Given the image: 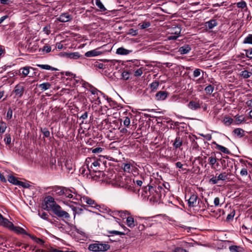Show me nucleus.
Masks as SVG:
<instances>
[{
    "label": "nucleus",
    "instance_id": "obj_6",
    "mask_svg": "<svg viewBox=\"0 0 252 252\" xmlns=\"http://www.w3.org/2000/svg\"><path fill=\"white\" fill-rule=\"evenodd\" d=\"M134 184H135L134 180H132L129 177H126L125 178V181H123L122 186L128 189H132L133 187Z\"/></svg>",
    "mask_w": 252,
    "mask_h": 252
},
{
    "label": "nucleus",
    "instance_id": "obj_47",
    "mask_svg": "<svg viewBox=\"0 0 252 252\" xmlns=\"http://www.w3.org/2000/svg\"><path fill=\"white\" fill-rule=\"evenodd\" d=\"M244 121V118L241 116H238L236 118V120L234 122L235 125H239L241 124Z\"/></svg>",
    "mask_w": 252,
    "mask_h": 252
},
{
    "label": "nucleus",
    "instance_id": "obj_32",
    "mask_svg": "<svg viewBox=\"0 0 252 252\" xmlns=\"http://www.w3.org/2000/svg\"><path fill=\"white\" fill-rule=\"evenodd\" d=\"M0 221L5 226L9 227L10 229L12 226H13V224L10 222L7 219L4 218L2 217Z\"/></svg>",
    "mask_w": 252,
    "mask_h": 252
},
{
    "label": "nucleus",
    "instance_id": "obj_39",
    "mask_svg": "<svg viewBox=\"0 0 252 252\" xmlns=\"http://www.w3.org/2000/svg\"><path fill=\"white\" fill-rule=\"evenodd\" d=\"M11 138L10 134L6 133L4 135V141L6 145H9L11 143Z\"/></svg>",
    "mask_w": 252,
    "mask_h": 252
},
{
    "label": "nucleus",
    "instance_id": "obj_12",
    "mask_svg": "<svg viewBox=\"0 0 252 252\" xmlns=\"http://www.w3.org/2000/svg\"><path fill=\"white\" fill-rule=\"evenodd\" d=\"M168 95L167 92L165 91H159L156 95V99L157 100H163L166 99Z\"/></svg>",
    "mask_w": 252,
    "mask_h": 252
},
{
    "label": "nucleus",
    "instance_id": "obj_44",
    "mask_svg": "<svg viewBox=\"0 0 252 252\" xmlns=\"http://www.w3.org/2000/svg\"><path fill=\"white\" fill-rule=\"evenodd\" d=\"M244 51L245 52L246 56L247 58L252 59V48L248 49H245Z\"/></svg>",
    "mask_w": 252,
    "mask_h": 252
},
{
    "label": "nucleus",
    "instance_id": "obj_13",
    "mask_svg": "<svg viewBox=\"0 0 252 252\" xmlns=\"http://www.w3.org/2000/svg\"><path fill=\"white\" fill-rule=\"evenodd\" d=\"M188 106L190 109L192 110H195L200 108V105L199 103V101H195L193 100L190 101L189 103Z\"/></svg>",
    "mask_w": 252,
    "mask_h": 252
},
{
    "label": "nucleus",
    "instance_id": "obj_63",
    "mask_svg": "<svg viewBox=\"0 0 252 252\" xmlns=\"http://www.w3.org/2000/svg\"><path fill=\"white\" fill-rule=\"evenodd\" d=\"M220 198L218 197H217L216 198H215L214 199V205L216 207H217V206H219L220 205Z\"/></svg>",
    "mask_w": 252,
    "mask_h": 252
},
{
    "label": "nucleus",
    "instance_id": "obj_64",
    "mask_svg": "<svg viewBox=\"0 0 252 252\" xmlns=\"http://www.w3.org/2000/svg\"><path fill=\"white\" fill-rule=\"evenodd\" d=\"M95 66L100 69H102L104 68V65L102 63L96 62L95 64Z\"/></svg>",
    "mask_w": 252,
    "mask_h": 252
},
{
    "label": "nucleus",
    "instance_id": "obj_3",
    "mask_svg": "<svg viewBox=\"0 0 252 252\" xmlns=\"http://www.w3.org/2000/svg\"><path fill=\"white\" fill-rule=\"evenodd\" d=\"M24 84V82H20L15 85L11 93V94L14 95V98H20L23 96L25 92Z\"/></svg>",
    "mask_w": 252,
    "mask_h": 252
},
{
    "label": "nucleus",
    "instance_id": "obj_11",
    "mask_svg": "<svg viewBox=\"0 0 252 252\" xmlns=\"http://www.w3.org/2000/svg\"><path fill=\"white\" fill-rule=\"evenodd\" d=\"M80 200L82 203H85L91 206L92 207H95V206H93V205L95 204L94 200L92 199L91 198H89L88 196H83L81 197L80 198Z\"/></svg>",
    "mask_w": 252,
    "mask_h": 252
},
{
    "label": "nucleus",
    "instance_id": "obj_21",
    "mask_svg": "<svg viewBox=\"0 0 252 252\" xmlns=\"http://www.w3.org/2000/svg\"><path fill=\"white\" fill-rule=\"evenodd\" d=\"M131 51L127 50L123 47H120L116 50V54L121 55H126L129 54Z\"/></svg>",
    "mask_w": 252,
    "mask_h": 252
},
{
    "label": "nucleus",
    "instance_id": "obj_1",
    "mask_svg": "<svg viewBox=\"0 0 252 252\" xmlns=\"http://www.w3.org/2000/svg\"><path fill=\"white\" fill-rule=\"evenodd\" d=\"M45 207L44 208L47 211L52 210L53 213L58 217L64 218L68 220L70 218L69 214L63 210L61 207L55 201L51 196H48L45 199Z\"/></svg>",
    "mask_w": 252,
    "mask_h": 252
},
{
    "label": "nucleus",
    "instance_id": "obj_57",
    "mask_svg": "<svg viewBox=\"0 0 252 252\" xmlns=\"http://www.w3.org/2000/svg\"><path fill=\"white\" fill-rule=\"evenodd\" d=\"M43 51H45L46 53H49L51 51V48L49 45H45L42 50Z\"/></svg>",
    "mask_w": 252,
    "mask_h": 252
},
{
    "label": "nucleus",
    "instance_id": "obj_43",
    "mask_svg": "<svg viewBox=\"0 0 252 252\" xmlns=\"http://www.w3.org/2000/svg\"><path fill=\"white\" fill-rule=\"evenodd\" d=\"M159 86V82L158 81H154L150 84V87L152 91H155L157 90Z\"/></svg>",
    "mask_w": 252,
    "mask_h": 252
},
{
    "label": "nucleus",
    "instance_id": "obj_61",
    "mask_svg": "<svg viewBox=\"0 0 252 252\" xmlns=\"http://www.w3.org/2000/svg\"><path fill=\"white\" fill-rule=\"evenodd\" d=\"M240 174L242 176H247L248 175L247 169L245 168H243L240 171Z\"/></svg>",
    "mask_w": 252,
    "mask_h": 252
},
{
    "label": "nucleus",
    "instance_id": "obj_53",
    "mask_svg": "<svg viewBox=\"0 0 252 252\" xmlns=\"http://www.w3.org/2000/svg\"><path fill=\"white\" fill-rule=\"evenodd\" d=\"M103 149L101 147H97L92 150V153L94 154L100 153L102 152Z\"/></svg>",
    "mask_w": 252,
    "mask_h": 252
},
{
    "label": "nucleus",
    "instance_id": "obj_14",
    "mask_svg": "<svg viewBox=\"0 0 252 252\" xmlns=\"http://www.w3.org/2000/svg\"><path fill=\"white\" fill-rule=\"evenodd\" d=\"M191 50V48L189 45H185L179 48L178 52L181 54H186Z\"/></svg>",
    "mask_w": 252,
    "mask_h": 252
},
{
    "label": "nucleus",
    "instance_id": "obj_34",
    "mask_svg": "<svg viewBox=\"0 0 252 252\" xmlns=\"http://www.w3.org/2000/svg\"><path fill=\"white\" fill-rule=\"evenodd\" d=\"M252 73L248 70H245L241 72L240 75L244 79H248L251 77Z\"/></svg>",
    "mask_w": 252,
    "mask_h": 252
},
{
    "label": "nucleus",
    "instance_id": "obj_15",
    "mask_svg": "<svg viewBox=\"0 0 252 252\" xmlns=\"http://www.w3.org/2000/svg\"><path fill=\"white\" fill-rule=\"evenodd\" d=\"M208 162L211 167L214 168V166L217 162V158L215 153H212L211 155L209 156Z\"/></svg>",
    "mask_w": 252,
    "mask_h": 252
},
{
    "label": "nucleus",
    "instance_id": "obj_35",
    "mask_svg": "<svg viewBox=\"0 0 252 252\" xmlns=\"http://www.w3.org/2000/svg\"><path fill=\"white\" fill-rule=\"evenodd\" d=\"M98 243H93L89 245L88 249L94 252H97L98 249Z\"/></svg>",
    "mask_w": 252,
    "mask_h": 252
},
{
    "label": "nucleus",
    "instance_id": "obj_2",
    "mask_svg": "<svg viewBox=\"0 0 252 252\" xmlns=\"http://www.w3.org/2000/svg\"><path fill=\"white\" fill-rule=\"evenodd\" d=\"M103 158V157H100V158L96 160L94 158H87L86 159V162L87 163V167L91 172V171H93L94 172H95L96 174L95 176H98L100 178L101 176L103 177V175H105V174L103 172H101L99 170V167L100 165V163H102L101 161L100 158Z\"/></svg>",
    "mask_w": 252,
    "mask_h": 252
},
{
    "label": "nucleus",
    "instance_id": "obj_52",
    "mask_svg": "<svg viewBox=\"0 0 252 252\" xmlns=\"http://www.w3.org/2000/svg\"><path fill=\"white\" fill-rule=\"evenodd\" d=\"M12 114H13V111H12V110L9 108L8 109V111L7 112V114H6V118L8 120H10L12 118Z\"/></svg>",
    "mask_w": 252,
    "mask_h": 252
},
{
    "label": "nucleus",
    "instance_id": "obj_9",
    "mask_svg": "<svg viewBox=\"0 0 252 252\" xmlns=\"http://www.w3.org/2000/svg\"><path fill=\"white\" fill-rule=\"evenodd\" d=\"M64 187L55 186L52 188L51 190L53 195H57L59 196L63 195Z\"/></svg>",
    "mask_w": 252,
    "mask_h": 252
},
{
    "label": "nucleus",
    "instance_id": "obj_37",
    "mask_svg": "<svg viewBox=\"0 0 252 252\" xmlns=\"http://www.w3.org/2000/svg\"><path fill=\"white\" fill-rule=\"evenodd\" d=\"M233 122V119L230 117H225L224 118L223 123L225 126H228L230 125L231 124H232Z\"/></svg>",
    "mask_w": 252,
    "mask_h": 252
},
{
    "label": "nucleus",
    "instance_id": "obj_59",
    "mask_svg": "<svg viewBox=\"0 0 252 252\" xmlns=\"http://www.w3.org/2000/svg\"><path fill=\"white\" fill-rule=\"evenodd\" d=\"M19 186H22L25 188H29L30 186V184L27 183L20 181Z\"/></svg>",
    "mask_w": 252,
    "mask_h": 252
},
{
    "label": "nucleus",
    "instance_id": "obj_7",
    "mask_svg": "<svg viewBox=\"0 0 252 252\" xmlns=\"http://www.w3.org/2000/svg\"><path fill=\"white\" fill-rule=\"evenodd\" d=\"M198 196L197 194L193 193L190 194L188 200V205L190 207H193L196 206Z\"/></svg>",
    "mask_w": 252,
    "mask_h": 252
},
{
    "label": "nucleus",
    "instance_id": "obj_40",
    "mask_svg": "<svg viewBox=\"0 0 252 252\" xmlns=\"http://www.w3.org/2000/svg\"><path fill=\"white\" fill-rule=\"evenodd\" d=\"M124 125L126 127H128L130 125V118L129 116L124 117L123 118Z\"/></svg>",
    "mask_w": 252,
    "mask_h": 252
},
{
    "label": "nucleus",
    "instance_id": "obj_25",
    "mask_svg": "<svg viewBox=\"0 0 252 252\" xmlns=\"http://www.w3.org/2000/svg\"><path fill=\"white\" fill-rule=\"evenodd\" d=\"M229 249L231 252H244V251L243 248L235 245L230 246Z\"/></svg>",
    "mask_w": 252,
    "mask_h": 252
},
{
    "label": "nucleus",
    "instance_id": "obj_49",
    "mask_svg": "<svg viewBox=\"0 0 252 252\" xmlns=\"http://www.w3.org/2000/svg\"><path fill=\"white\" fill-rule=\"evenodd\" d=\"M38 215L41 218L45 220H47L48 219V215L47 214V213H45V212H42V213H40V212H38Z\"/></svg>",
    "mask_w": 252,
    "mask_h": 252
},
{
    "label": "nucleus",
    "instance_id": "obj_4",
    "mask_svg": "<svg viewBox=\"0 0 252 252\" xmlns=\"http://www.w3.org/2000/svg\"><path fill=\"white\" fill-rule=\"evenodd\" d=\"M228 179V174L224 172L220 174L218 177L213 176L210 179L209 182L213 184H217L220 180L224 181Z\"/></svg>",
    "mask_w": 252,
    "mask_h": 252
},
{
    "label": "nucleus",
    "instance_id": "obj_51",
    "mask_svg": "<svg viewBox=\"0 0 252 252\" xmlns=\"http://www.w3.org/2000/svg\"><path fill=\"white\" fill-rule=\"evenodd\" d=\"M143 73V68L140 67V68L137 69L134 72V75L135 76H141Z\"/></svg>",
    "mask_w": 252,
    "mask_h": 252
},
{
    "label": "nucleus",
    "instance_id": "obj_29",
    "mask_svg": "<svg viewBox=\"0 0 252 252\" xmlns=\"http://www.w3.org/2000/svg\"><path fill=\"white\" fill-rule=\"evenodd\" d=\"M181 32V29L180 27H179V26H175L174 27H173L171 29V33L172 34H175V35L180 36Z\"/></svg>",
    "mask_w": 252,
    "mask_h": 252
},
{
    "label": "nucleus",
    "instance_id": "obj_58",
    "mask_svg": "<svg viewBox=\"0 0 252 252\" xmlns=\"http://www.w3.org/2000/svg\"><path fill=\"white\" fill-rule=\"evenodd\" d=\"M128 33L133 36H135L138 34V31L136 30H134L133 29H131L129 30Z\"/></svg>",
    "mask_w": 252,
    "mask_h": 252
},
{
    "label": "nucleus",
    "instance_id": "obj_26",
    "mask_svg": "<svg viewBox=\"0 0 252 252\" xmlns=\"http://www.w3.org/2000/svg\"><path fill=\"white\" fill-rule=\"evenodd\" d=\"M233 132L237 137H242L244 136L245 131L242 128H235Z\"/></svg>",
    "mask_w": 252,
    "mask_h": 252
},
{
    "label": "nucleus",
    "instance_id": "obj_56",
    "mask_svg": "<svg viewBox=\"0 0 252 252\" xmlns=\"http://www.w3.org/2000/svg\"><path fill=\"white\" fill-rule=\"evenodd\" d=\"M42 133L43 134L44 136L46 137H49L50 136V132L49 131L46 129V128H44L42 130Z\"/></svg>",
    "mask_w": 252,
    "mask_h": 252
},
{
    "label": "nucleus",
    "instance_id": "obj_24",
    "mask_svg": "<svg viewBox=\"0 0 252 252\" xmlns=\"http://www.w3.org/2000/svg\"><path fill=\"white\" fill-rule=\"evenodd\" d=\"M66 56L70 59L76 60L80 58V55L79 52H73L66 54Z\"/></svg>",
    "mask_w": 252,
    "mask_h": 252
},
{
    "label": "nucleus",
    "instance_id": "obj_36",
    "mask_svg": "<svg viewBox=\"0 0 252 252\" xmlns=\"http://www.w3.org/2000/svg\"><path fill=\"white\" fill-rule=\"evenodd\" d=\"M7 128V126L5 122L3 121L0 122V133L2 134L5 132Z\"/></svg>",
    "mask_w": 252,
    "mask_h": 252
},
{
    "label": "nucleus",
    "instance_id": "obj_16",
    "mask_svg": "<svg viewBox=\"0 0 252 252\" xmlns=\"http://www.w3.org/2000/svg\"><path fill=\"white\" fill-rule=\"evenodd\" d=\"M205 24L206 27H207L209 30H211L218 25V22L215 19H211L206 22Z\"/></svg>",
    "mask_w": 252,
    "mask_h": 252
},
{
    "label": "nucleus",
    "instance_id": "obj_27",
    "mask_svg": "<svg viewBox=\"0 0 252 252\" xmlns=\"http://www.w3.org/2000/svg\"><path fill=\"white\" fill-rule=\"evenodd\" d=\"M126 224L130 228H133L135 225L134 218L131 216L126 218Z\"/></svg>",
    "mask_w": 252,
    "mask_h": 252
},
{
    "label": "nucleus",
    "instance_id": "obj_22",
    "mask_svg": "<svg viewBox=\"0 0 252 252\" xmlns=\"http://www.w3.org/2000/svg\"><path fill=\"white\" fill-rule=\"evenodd\" d=\"M183 141L179 136H177L173 144V147L176 148H179L182 145Z\"/></svg>",
    "mask_w": 252,
    "mask_h": 252
},
{
    "label": "nucleus",
    "instance_id": "obj_45",
    "mask_svg": "<svg viewBox=\"0 0 252 252\" xmlns=\"http://www.w3.org/2000/svg\"><path fill=\"white\" fill-rule=\"evenodd\" d=\"M141 29H145L151 26V23L149 22H144L139 24Z\"/></svg>",
    "mask_w": 252,
    "mask_h": 252
},
{
    "label": "nucleus",
    "instance_id": "obj_50",
    "mask_svg": "<svg viewBox=\"0 0 252 252\" xmlns=\"http://www.w3.org/2000/svg\"><path fill=\"white\" fill-rule=\"evenodd\" d=\"M110 234H115V235H124L126 234V232H121L116 230H113L109 231Z\"/></svg>",
    "mask_w": 252,
    "mask_h": 252
},
{
    "label": "nucleus",
    "instance_id": "obj_17",
    "mask_svg": "<svg viewBox=\"0 0 252 252\" xmlns=\"http://www.w3.org/2000/svg\"><path fill=\"white\" fill-rule=\"evenodd\" d=\"M63 192V195H64L66 197L74 199L73 195L72 194V193H74L73 190L64 187Z\"/></svg>",
    "mask_w": 252,
    "mask_h": 252
},
{
    "label": "nucleus",
    "instance_id": "obj_28",
    "mask_svg": "<svg viewBox=\"0 0 252 252\" xmlns=\"http://www.w3.org/2000/svg\"><path fill=\"white\" fill-rule=\"evenodd\" d=\"M8 181L10 183H12L13 185H18V186H19V183L20 182L18 180L17 178H16L15 177H14L12 175L8 176Z\"/></svg>",
    "mask_w": 252,
    "mask_h": 252
},
{
    "label": "nucleus",
    "instance_id": "obj_18",
    "mask_svg": "<svg viewBox=\"0 0 252 252\" xmlns=\"http://www.w3.org/2000/svg\"><path fill=\"white\" fill-rule=\"evenodd\" d=\"M213 144L216 145V148L218 150H219L220 152H221L222 153L226 154H230V152L229 151V150L227 148L224 147V146H222L221 145H220L217 144L216 142H214Z\"/></svg>",
    "mask_w": 252,
    "mask_h": 252
},
{
    "label": "nucleus",
    "instance_id": "obj_10",
    "mask_svg": "<svg viewBox=\"0 0 252 252\" xmlns=\"http://www.w3.org/2000/svg\"><path fill=\"white\" fill-rule=\"evenodd\" d=\"M102 53V52L99 51L98 49H95L93 50L89 51L85 53V56L87 57H95L101 55Z\"/></svg>",
    "mask_w": 252,
    "mask_h": 252
},
{
    "label": "nucleus",
    "instance_id": "obj_62",
    "mask_svg": "<svg viewBox=\"0 0 252 252\" xmlns=\"http://www.w3.org/2000/svg\"><path fill=\"white\" fill-rule=\"evenodd\" d=\"M174 252H188L185 249H184L182 248L177 247L174 249Z\"/></svg>",
    "mask_w": 252,
    "mask_h": 252
},
{
    "label": "nucleus",
    "instance_id": "obj_5",
    "mask_svg": "<svg viewBox=\"0 0 252 252\" xmlns=\"http://www.w3.org/2000/svg\"><path fill=\"white\" fill-rule=\"evenodd\" d=\"M30 69H34L33 67L28 66L21 67L18 70V72L17 73V74L19 75L21 78H24L29 74Z\"/></svg>",
    "mask_w": 252,
    "mask_h": 252
},
{
    "label": "nucleus",
    "instance_id": "obj_8",
    "mask_svg": "<svg viewBox=\"0 0 252 252\" xmlns=\"http://www.w3.org/2000/svg\"><path fill=\"white\" fill-rule=\"evenodd\" d=\"M72 19V16L68 13H62L57 18L58 20L61 22H67L70 21Z\"/></svg>",
    "mask_w": 252,
    "mask_h": 252
},
{
    "label": "nucleus",
    "instance_id": "obj_48",
    "mask_svg": "<svg viewBox=\"0 0 252 252\" xmlns=\"http://www.w3.org/2000/svg\"><path fill=\"white\" fill-rule=\"evenodd\" d=\"M129 73L127 71H123L122 73V77L124 80H127L129 76Z\"/></svg>",
    "mask_w": 252,
    "mask_h": 252
},
{
    "label": "nucleus",
    "instance_id": "obj_46",
    "mask_svg": "<svg viewBox=\"0 0 252 252\" xmlns=\"http://www.w3.org/2000/svg\"><path fill=\"white\" fill-rule=\"evenodd\" d=\"M123 169L125 172L129 173L131 171V164L129 163H124Z\"/></svg>",
    "mask_w": 252,
    "mask_h": 252
},
{
    "label": "nucleus",
    "instance_id": "obj_30",
    "mask_svg": "<svg viewBox=\"0 0 252 252\" xmlns=\"http://www.w3.org/2000/svg\"><path fill=\"white\" fill-rule=\"evenodd\" d=\"M95 4L99 10L101 12H105L106 11V8L105 7L100 0H95Z\"/></svg>",
    "mask_w": 252,
    "mask_h": 252
},
{
    "label": "nucleus",
    "instance_id": "obj_33",
    "mask_svg": "<svg viewBox=\"0 0 252 252\" xmlns=\"http://www.w3.org/2000/svg\"><path fill=\"white\" fill-rule=\"evenodd\" d=\"M237 6L238 8L241 9H245V11L247 12L248 11V8L247 3L245 1H241L236 3Z\"/></svg>",
    "mask_w": 252,
    "mask_h": 252
},
{
    "label": "nucleus",
    "instance_id": "obj_42",
    "mask_svg": "<svg viewBox=\"0 0 252 252\" xmlns=\"http://www.w3.org/2000/svg\"><path fill=\"white\" fill-rule=\"evenodd\" d=\"M214 88L211 85H209L207 86L205 88V91L206 92V93L207 94H211L213 93V92L214 91Z\"/></svg>",
    "mask_w": 252,
    "mask_h": 252
},
{
    "label": "nucleus",
    "instance_id": "obj_31",
    "mask_svg": "<svg viewBox=\"0 0 252 252\" xmlns=\"http://www.w3.org/2000/svg\"><path fill=\"white\" fill-rule=\"evenodd\" d=\"M51 85L48 82H45L39 84L38 87L42 91H46L51 88Z\"/></svg>",
    "mask_w": 252,
    "mask_h": 252
},
{
    "label": "nucleus",
    "instance_id": "obj_23",
    "mask_svg": "<svg viewBox=\"0 0 252 252\" xmlns=\"http://www.w3.org/2000/svg\"><path fill=\"white\" fill-rule=\"evenodd\" d=\"M36 66L43 69L51 70L52 71H57L58 69L57 68L52 67L48 64H36Z\"/></svg>",
    "mask_w": 252,
    "mask_h": 252
},
{
    "label": "nucleus",
    "instance_id": "obj_41",
    "mask_svg": "<svg viewBox=\"0 0 252 252\" xmlns=\"http://www.w3.org/2000/svg\"><path fill=\"white\" fill-rule=\"evenodd\" d=\"M202 72L204 73V71H202L201 69L199 68L195 69L193 72V76L194 78H196L198 76H199L201 74V73Z\"/></svg>",
    "mask_w": 252,
    "mask_h": 252
},
{
    "label": "nucleus",
    "instance_id": "obj_55",
    "mask_svg": "<svg viewBox=\"0 0 252 252\" xmlns=\"http://www.w3.org/2000/svg\"><path fill=\"white\" fill-rule=\"evenodd\" d=\"M235 215L234 211L232 212L231 213L229 214L226 217V220L229 221L232 220Z\"/></svg>",
    "mask_w": 252,
    "mask_h": 252
},
{
    "label": "nucleus",
    "instance_id": "obj_38",
    "mask_svg": "<svg viewBox=\"0 0 252 252\" xmlns=\"http://www.w3.org/2000/svg\"><path fill=\"white\" fill-rule=\"evenodd\" d=\"M244 44H252V34H249L248 36L245 37L243 41Z\"/></svg>",
    "mask_w": 252,
    "mask_h": 252
},
{
    "label": "nucleus",
    "instance_id": "obj_54",
    "mask_svg": "<svg viewBox=\"0 0 252 252\" xmlns=\"http://www.w3.org/2000/svg\"><path fill=\"white\" fill-rule=\"evenodd\" d=\"M90 92L91 93V94L93 95H95L96 94L97 95H98V93H101L100 92L98 91L96 89L94 88H92L91 89H90Z\"/></svg>",
    "mask_w": 252,
    "mask_h": 252
},
{
    "label": "nucleus",
    "instance_id": "obj_20",
    "mask_svg": "<svg viewBox=\"0 0 252 252\" xmlns=\"http://www.w3.org/2000/svg\"><path fill=\"white\" fill-rule=\"evenodd\" d=\"M97 252H105L110 249V246L106 244L98 243Z\"/></svg>",
    "mask_w": 252,
    "mask_h": 252
},
{
    "label": "nucleus",
    "instance_id": "obj_60",
    "mask_svg": "<svg viewBox=\"0 0 252 252\" xmlns=\"http://www.w3.org/2000/svg\"><path fill=\"white\" fill-rule=\"evenodd\" d=\"M179 36H178V35H177L175 34L173 35V34H171V35L168 36L167 39L169 40H176Z\"/></svg>",
    "mask_w": 252,
    "mask_h": 252
},
{
    "label": "nucleus",
    "instance_id": "obj_19",
    "mask_svg": "<svg viewBox=\"0 0 252 252\" xmlns=\"http://www.w3.org/2000/svg\"><path fill=\"white\" fill-rule=\"evenodd\" d=\"M10 229L12 230L17 234H23L26 235L27 232L25 231L24 229L20 227V226H15L13 225V226H12Z\"/></svg>",
    "mask_w": 252,
    "mask_h": 252
}]
</instances>
